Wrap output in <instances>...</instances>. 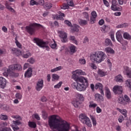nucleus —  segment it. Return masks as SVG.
Segmentation results:
<instances>
[{
	"label": "nucleus",
	"mask_w": 131,
	"mask_h": 131,
	"mask_svg": "<svg viewBox=\"0 0 131 131\" xmlns=\"http://www.w3.org/2000/svg\"><path fill=\"white\" fill-rule=\"evenodd\" d=\"M48 124L50 128L59 129L58 131H69L70 129L69 124L57 115L51 116L49 118ZM72 131H78V129H76Z\"/></svg>",
	"instance_id": "obj_1"
},
{
	"label": "nucleus",
	"mask_w": 131,
	"mask_h": 131,
	"mask_svg": "<svg viewBox=\"0 0 131 131\" xmlns=\"http://www.w3.org/2000/svg\"><path fill=\"white\" fill-rule=\"evenodd\" d=\"M79 75L73 72L72 78H73L76 83H73L72 86L73 89H75L79 92H84L86 90V88L89 86L88 79L83 77H79Z\"/></svg>",
	"instance_id": "obj_2"
},
{
	"label": "nucleus",
	"mask_w": 131,
	"mask_h": 131,
	"mask_svg": "<svg viewBox=\"0 0 131 131\" xmlns=\"http://www.w3.org/2000/svg\"><path fill=\"white\" fill-rule=\"evenodd\" d=\"M91 57L97 63H101V62H102L107 58V55L102 51H97L95 54H92Z\"/></svg>",
	"instance_id": "obj_3"
},
{
	"label": "nucleus",
	"mask_w": 131,
	"mask_h": 131,
	"mask_svg": "<svg viewBox=\"0 0 131 131\" xmlns=\"http://www.w3.org/2000/svg\"><path fill=\"white\" fill-rule=\"evenodd\" d=\"M37 27H41L43 29V26L40 24L36 23L30 24L29 26L26 27L25 29L28 33L30 34V35H32L35 33Z\"/></svg>",
	"instance_id": "obj_4"
},
{
	"label": "nucleus",
	"mask_w": 131,
	"mask_h": 131,
	"mask_svg": "<svg viewBox=\"0 0 131 131\" xmlns=\"http://www.w3.org/2000/svg\"><path fill=\"white\" fill-rule=\"evenodd\" d=\"M34 42L36 43L37 46L40 47V48H46L47 51H50V47L48 46L49 45V41H43L42 39H40L38 38H34Z\"/></svg>",
	"instance_id": "obj_5"
},
{
	"label": "nucleus",
	"mask_w": 131,
	"mask_h": 131,
	"mask_svg": "<svg viewBox=\"0 0 131 131\" xmlns=\"http://www.w3.org/2000/svg\"><path fill=\"white\" fill-rule=\"evenodd\" d=\"M79 119L83 124H86L89 127H92V122L85 114H80Z\"/></svg>",
	"instance_id": "obj_6"
},
{
	"label": "nucleus",
	"mask_w": 131,
	"mask_h": 131,
	"mask_svg": "<svg viewBox=\"0 0 131 131\" xmlns=\"http://www.w3.org/2000/svg\"><path fill=\"white\" fill-rule=\"evenodd\" d=\"M113 91L115 94H117L118 95H121L122 94V86L116 85L114 86Z\"/></svg>",
	"instance_id": "obj_7"
},
{
	"label": "nucleus",
	"mask_w": 131,
	"mask_h": 131,
	"mask_svg": "<svg viewBox=\"0 0 131 131\" xmlns=\"http://www.w3.org/2000/svg\"><path fill=\"white\" fill-rule=\"evenodd\" d=\"M9 68L11 70H17L18 71H20V70H22V66L20 64H15L10 65L9 66Z\"/></svg>",
	"instance_id": "obj_8"
},
{
	"label": "nucleus",
	"mask_w": 131,
	"mask_h": 131,
	"mask_svg": "<svg viewBox=\"0 0 131 131\" xmlns=\"http://www.w3.org/2000/svg\"><path fill=\"white\" fill-rule=\"evenodd\" d=\"M42 88H43V80H38L36 86V91H37V92H39Z\"/></svg>",
	"instance_id": "obj_9"
},
{
	"label": "nucleus",
	"mask_w": 131,
	"mask_h": 131,
	"mask_svg": "<svg viewBox=\"0 0 131 131\" xmlns=\"http://www.w3.org/2000/svg\"><path fill=\"white\" fill-rule=\"evenodd\" d=\"M59 37L61 38L62 42H66L67 41V33L60 31Z\"/></svg>",
	"instance_id": "obj_10"
},
{
	"label": "nucleus",
	"mask_w": 131,
	"mask_h": 131,
	"mask_svg": "<svg viewBox=\"0 0 131 131\" xmlns=\"http://www.w3.org/2000/svg\"><path fill=\"white\" fill-rule=\"evenodd\" d=\"M98 15L97 14V12H96L95 11H93L91 13V16L90 17V22L91 24H95V21H96V18H97V16Z\"/></svg>",
	"instance_id": "obj_11"
},
{
	"label": "nucleus",
	"mask_w": 131,
	"mask_h": 131,
	"mask_svg": "<svg viewBox=\"0 0 131 131\" xmlns=\"http://www.w3.org/2000/svg\"><path fill=\"white\" fill-rule=\"evenodd\" d=\"M7 85V80L3 77H0V88L1 89H5Z\"/></svg>",
	"instance_id": "obj_12"
},
{
	"label": "nucleus",
	"mask_w": 131,
	"mask_h": 131,
	"mask_svg": "<svg viewBox=\"0 0 131 131\" xmlns=\"http://www.w3.org/2000/svg\"><path fill=\"white\" fill-rule=\"evenodd\" d=\"M95 90H98V89H99V91H100V94H101V95H104V90H103V85L102 83H96L95 86Z\"/></svg>",
	"instance_id": "obj_13"
},
{
	"label": "nucleus",
	"mask_w": 131,
	"mask_h": 131,
	"mask_svg": "<svg viewBox=\"0 0 131 131\" xmlns=\"http://www.w3.org/2000/svg\"><path fill=\"white\" fill-rule=\"evenodd\" d=\"M32 76V68H29L25 73V77L30 78Z\"/></svg>",
	"instance_id": "obj_14"
},
{
	"label": "nucleus",
	"mask_w": 131,
	"mask_h": 131,
	"mask_svg": "<svg viewBox=\"0 0 131 131\" xmlns=\"http://www.w3.org/2000/svg\"><path fill=\"white\" fill-rule=\"evenodd\" d=\"M116 36L118 41H119V42H120L121 43V41L123 40V38H122V35H121V33L119 31H118L116 33Z\"/></svg>",
	"instance_id": "obj_15"
},
{
	"label": "nucleus",
	"mask_w": 131,
	"mask_h": 131,
	"mask_svg": "<svg viewBox=\"0 0 131 131\" xmlns=\"http://www.w3.org/2000/svg\"><path fill=\"white\" fill-rule=\"evenodd\" d=\"M105 96L107 99H112V96L111 95L110 90H109V88L107 87L105 88Z\"/></svg>",
	"instance_id": "obj_16"
},
{
	"label": "nucleus",
	"mask_w": 131,
	"mask_h": 131,
	"mask_svg": "<svg viewBox=\"0 0 131 131\" xmlns=\"http://www.w3.org/2000/svg\"><path fill=\"white\" fill-rule=\"evenodd\" d=\"M97 73L100 77H104L107 75V72L103 71V70L99 69Z\"/></svg>",
	"instance_id": "obj_17"
},
{
	"label": "nucleus",
	"mask_w": 131,
	"mask_h": 131,
	"mask_svg": "<svg viewBox=\"0 0 131 131\" xmlns=\"http://www.w3.org/2000/svg\"><path fill=\"white\" fill-rule=\"evenodd\" d=\"M101 31L103 32H108L110 31V26H106V25H104L102 28H101Z\"/></svg>",
	"instance_id": "obj_18"
},
{
	"label": "nucleus",
	"mask_w": 131,
	"mask_h": 131,
	"mask_svg": "<svg viewBox=\"0 0 131 131\" xmlns=\"http://www.w3.org/2000/svg\"><path fill=\"white\" fill-rule=\"evenodd\" d=\"M79 26L77 25H74V26L71 28V31L73 33L75 32H78L79 31Z\"/></svg>",
	"instance_id": "obj_19"
},
{
	"label": "nucleus",
	"mask_w": 131,
	"mask_h": 131,
	"mask_svg": "<svg viewBox=\"0 0 131 131\" xmlns=\"http://www.w3.org/2000/svg\"><path fill=\"white\" fill-rule=\"evenodd\" d=\"M69 49H70L69 53L71 54V55H72V54H74V53H76V47L74 45H71L69 48Z\"/></svg>",
	"instance_id": "obj_20"
},
{
	"label": "nucleus",
	"mask_w": 131,
	"mask_h": 131,
	"mask_svg": "<svg viewBox=\"0 0 131 131\" xmlns=\"http://www.w3.org/2000/svg\"><path fill=\"white\" fill-rule=\"evenodd\" d=\"M115 80L116 81V82H123L122 76H121V75L117 76L115 78Z\"/></svg>",
	"instance_id": "obj_21"
},
{
	"label": "nucleus",
	"mask_w": 131,
	"mask_h": 131,
	"mask_svg": "<svg viewBox=\"0 0 131 131\" xmlns=\"http://www.w3.org/2000/svg\"><path fill=\"white\" fill-rule=\"evenodd\" d=\"M105 51L106 53L108 54H115V51H114V50L110 47L106 48L105 49Z\"/></svg>",
	"instance_id": "obj_22"
},
{
	"label": "nucleus",
	"mask_w": 131,
	"mask_h": 131,
	"mask_svg": "<svg viewBox=\"0 0 131 131\" xmlns=\"http://www.w3.org/2000/svg\"><path fill=\"white\" fill-rule=\"evenodd\" d=\"M5 6H6V9H7L8 11L12 12V13H15V10H14L13 8L11 7V6L9 5L8 3L6 2L5 3Z\"/></svg>",
	"instance_id": "obj_23"
},
{
	"label": "nucleus",
	"mask_w": 131,
	"mask_h": 131,
	"mask_svg": "<svg viewBox=\"0 0 131 131\" xmlns=\"http://www.w3.org/2000/svg\"><path fill=\"white\" fill-rule=\"evenodd\" d=\"M72 104H73V106H74V107H75V108H77L80 104V100L77 99V100L73 101Z\"/></svg>",
	"instance_id": "obj_24"
},
{
	"label": "nucleus",
	"mask_w": 131,
	"mask_h": 131,
	"mask_svg": "<svg viewBox=\"0 0 131 131\" xmlns=\"http://www.w3.org/2000/svg\"><path fill=\"white\" fill-rule=\"evenodd\" d=\"M95 98L96 101H99V100H101V101H103V100H104L103 96L101 95V94H95Z\"/></svg>",
	"instance_id": "obj_25"
},
{
	"label": "nucleus",
	"mask_w": 131,
	"mask_h": 131,
	"mask_svg": "<svg viewBox=\"0 0 131 131\" xmlns=\"http://www.w3.org/2000/svg\"><path fill=\"white\" fill-rule=\"evenodd\" d=\"M9 75L11 76V77H18V76H19V73L12 72V70H10Z\"/></svg>",
	"instance_id": "obj_26"
},
{
	"label": "nucleus",
	"mask_w": 131,
	"mask_h": 131,
	"mask_svg": "<svg viewBox=\"0 0 131 131\" xmlns=\"http://www.w3.org/2000/svg\"><path fill=\"white\" fill-rule=\"evenodd\" d=\"M78 23L81 26H82V25H87L88 24V21L84 19H78Z\"/></svg>",
	"instance_id": "obj_27"
},
{
	"label": "nucleus",
	"mask_w": 131,
	"mask_h": 131,
	"mask_svg": "<svg viewBox=\"0 0 131 131\" xmlns=\"http://www.w3.org/2000/svg\"><path fill=\"white\" fill-rule=\"evenodd\" d=\"M123 37L125 39H127V40H130L131 36L127 32H125L123 34Z\"/></svg>",
	"instance_id": "obj_28"
},
{
	"label": "nucleus",
	"mask_w": 131,
	"mask_h": 131,
	"mask_svg": "<svg viewBox=\"0 0 131 131\" xmlns=\"http://www.w3.org/2000/svg\"><path fill=\"white\" fill-rule=\"evenodd\" d=\"M10 72H11V69L10 67H9V69H7L6 72L3 73V75L6 76V77H8V76L10 75Z\"/></svg>",
	"instance_id": "obj_29"
},
{
	"label": "nucleus",
	"mask_w": 131,
	"mask_h": 131,
	"mask_svg": "<svg viewBox=\"0 0 131 131\" xmlns=\"http://www.w3.org/2000/svg\"><path fill=\"white\" fill-rule=\"evenodd\" d=\"M105 46H110L111 47H112V41H111V40L109 38L105 39Z\"/></svg>",
	"instance_id": "obj_30"
},
{
	"label": "nucleus",
	"mask_w": 131,
	"mask_h": 131,
	"mask_svg": "<svg viewBox=\"0 0 131 131\" xmlns=\"http://www.w3.org/2000/svg\"><path fill=\"white\" fill-rule=\"evenodd\" d=\"M117 110H118V111H119L120 113H122L124 117H126V110H121L119 108H117Z\"/></svg>",
	"instance_id": "obj_31"
},
{
	"label": "nucleus",
	"mask_w": 131,
	"mask_h": 131,
	"mask_svg": "<svg viewBox=\"0 0 131 131\" xmlns=\"http://www.w3.org/2000/svg\"><path fill=\"white\" fill-rule=\"evenodd\" d=\"M73 73L78 75H83V74H84V72H82L81 70H76L75 71L73 72Z\"/></svg>",
	"instance_id": "obj_32"
},
{
	"label": "nucleus",
	"mask_w": 131,
	"mask_h": 131,
	"mask_svg": "<svg viewBox=\"0 0 131 131\" xmlns=\"http://www.w3.org/2000/svg\"><path fill=\"white\" fill-rule=\"evenodd\" d=\"M59 78H60V77L58 75L56 74H53L52 75V81H55V80H58Z\"/></svg>",
	"instance_id": "obj_33"
},
{
	"label": "nucleus",
	"mask_w": 131,
	"mask_h": 131,
	"mask_svg": "<svg viewBox=\"0 0 131 131\" xmlns=\"http://www.w3.org/2000/svg\"><path fill=\"white\" fill-rule=\"evenodd\" d=\"M128 26V24L126 23H124L123 24L119 25L116 27L117 28H125V27H127Z\"/></svg>",
	"instance_id": "obj_34"
},
{
	"label": "nucleus",
	"mask_w": 131,
	"mask_h": 131,
	"mask_svg": "<svg viewBox=\"0 0 131 131\" xmlns=\"http://www.w3.org/2000/svg\"><path fill=\"white\" fill-rule=\"evenodd\" d=\"M45 7H46V9H47V10H49V9H51V8H52V7H53V5L50 3H45V4H44Z\"/></svg>",
	"instance_id": "obj_35"
},
{
	"label": "nucleus",
	"mask_w": 131,
	"mask_h": 131,
	"mask_svg": "<svg viewBox=\"0 0 131 131\" xmlns=\"http://www.w3.org/2000/svg\"><path fill=\"white\" fill-rule=\"evenodd\" d=\"M91 120H92L93 124L95 126L97 125V121H96V118L94 116L90 115Z\"/></svg>",
	"instance_id": "obj_36"
},
{
	"label": "nucleus",
	"mask_w": 131,
	"mask_h": 131,
	"mask_svg": "<svg viewBox=\"0 0 131 131\" xmlns=\"http://www.w3.org/2000/svg\"><path fill=\"white\" fill-rule=\"evenodd\" d=\"M29 126L33 128H35L36 127V123L34 122H29Z\"/></svg>",
	"instance_id": "obj_37"
},
{
	"label": "nucleus",
	"mask_w": 131,
	"mask_h": 131,
	"mask_svg": "<svg viewBox=\"0 0 131 131\" xmlns=\"http://www.w3.org/2000/svg\"><path fill=\"white\" fill-rule=\"evenodd\" d=\"M61 69H62V67L59 66L58 67L52 69L51 70V72H52V73L56 72V71H59V70H61Z\"/></svg>",
	"instance_id": "obj_38"
},
{
	"label": "nucleus",
	"mask_w": 131,
	"mask_h": 131,
	"mask_svg": "<svg viewBox=\"0 0 131 131\" xmlns=\"http://www.w3.org/2000/svg\"><path fill=\"white\" fill-rule=\"evenodd\" d=\"M84 17L88 21H90V16H89V13L86 12H84L82 13Z\"/></svg>",
	"instance_id": "obj_39"
},
{
	"label": "nucleus",
	"mask_w": 131,
	"mask_h": 131,
	"mask_svg": "<svg viewBox=\"0 0 131 131\" xmlns=\"http://www.w3.org/2000/svg\"><path fill=\"white\" fill-rule=\"evenodd\" d=\"M15 43L17 47H18V48H19V49H22V45H21V43H20V42L17 39V37L15 38Z\"/></svg>",
	"instance_id": "obj_40"
},
{
	"label": "nucleus",
	"mask_w": 131,
	"mask_h": 131,
	"mask_svg": "<svg viewBox=\"0 0 131 131\" xmlns=\"http://www.w3.org/2000/svg\"><path fill=\"white\" fill-rule=\"evenodd\" d=\"M63 17H65V14L61 13L60 15H57V20H64Z\"/></svg>",
	"instance_id": "obj_41"
},
{
	"label": "nucleus",
	"mask_w": 131,
	"mask_h": 131,
	"mask_svg": "<svg viewBox=\"0 0 131 131\" xmlns=\"http://www.w3.org/2000/svg\"><path fill=\"white\" fill-rule=\"evenodd\" d=\"M8 125V123L7 122H0V126L1 128H4L5 126H7Z\"/></svg>",
	"instance_id": "obj_42"
},
{
	"label": "nucleus",
	"mask_w": 131,
	"mask_h": 131,
	"mask_svg": "<svg viewBox=\"0 0 131 131\" xmlns=\"http://www.w3.org/2000/svg\"><path fill=\"white\" fill-rule=\"evenodd\" d=\"M0 119L2 120H7V119H8V116H7L6 115H1Z\"/></svg>",
	"instance_id": "obj_43"
},
{
	"label": "nucleus",
	"mask_w": 131,
	"mask_h": 131,
	"mask_svg": "<svg viewBox=\"0 0 131 131\" xmlns=\"http://www.w3.org/2000/svg\"><path fill=\"white\" fill-rule=\"evenodd\" d=\"M70 40H71L74 43H77V40L75 39V37L73 36H70Z\"/></svg>",
	"instance_id": "obj_44"
},
{
	"label": "nucleus",
	"mask_w": 131,
	"mask_h": 131,
	"mask_svg": "<svg viewBox=\"0 0 131 131\" xmlns=\"http://www.w3.org/2000/svg\"><path fill=\"white\" fill-rule=\"evenodd\" d=\"M67 5L70 7H73L74 4H73V1L72 0H67Z\"/></svg>",
	"instance_id": "obj_45"
},
{
	"label": "nucleus",
	"mask_w": 131,
	"mask_h": 131,
	"mask_svg": "<svg viewBox=\"0 0 131 131\" xmlns=\"http://www.w3.org/2000/svg\"><path fill=\"white\" fill-rule=\"evenodd\" d=\"M0 131H12V129L10 127H4V128H0Z\"/></svg>",
	"instance_id": "obj_46"
},
{
	"label": "nucleus",
	"mask_w": 131,
	"mask_h": 131,
	"mask_svg": "<svg viewBox=\"0 0 131 131\" xmlns=\"http://www.w3.org/2000/svg\"><path fill=\"white\" fill-rule=\"evenodd\" d=\"M42 117L43 119H47L48 118V113L45 111L42 112Z\"/></svg>",
	"instance_id": "obj_47"
},
{
	"label": "nucleus",
	"mask_w": 131,
	"mask_h": 131,
	"mask_svg": "<svg viewBox=\"0 0 131 131\" xmlns=\"http://www.w3.org/2000/svg\"><path fill=\"white\" fill-rule=\"evenodd\" d=\"M124 100L128 103H129L130 102V99H129V97H128V96H127V95H125L124 96Z\"/></svg>",
	"instance_id": "obj_48"
},
{
	"label": "nucleus",
	"mask_w": 131,
	"mask_h": 131,
	"mask_svg": "<svg viewBox=\"0 0 131 131\" xmlns=\"http://www.w3.org/2000/svg\"><path fill=\"white\" fill-rule=\"evenodd\" d=\"M64 24L69 26V27H72V24H71V23L68 20H64Z\"/></svg>",
	"instance_id": "obj_49"
},
{
	"label": "nucleus",
	"mask_w": 131,
	"mask_h": 131,
	"mask_svg": "<svg viewBox=\"0 0 131 131\" xmlns=\"http://www.w3.org/2000/svg\"><path fill=\"white\" fill-rule=\"evenodd\" d=\"M30 4L32 6H34V5H36V6H38V3L36 2V1H35L34 0H31Z\"/></svg>",
	"instance_id": "obj_50"
},
{
	"label": "nucleus",
	"mask_w": 131,
	"mask_h": 131,
	"mask_svg": "<svg viewBox=\"0 0 131 131\" xmlns=\"http://www.w3.org/2000/svg\"><path fill=\"white\" fill-rule=\"evenodd\" d=\"M61 9H63V10L68 9H69V6H68V4L64 3L62 5Z\"/></svg>",
	"instance_id": "obj_51"
},
{
	"label": "nucleus",
	"mask_w": 131,
	"mask_h": 131,
	"mask_svg": "<svg viewBox=\"0 0 131 131\" xmlns=\"http://www.w3.org/2000/svg\"><path fill=\"white\" fill-rule=\"evenodd\" d=\"M63 83V82L60 81L57 84L54 85L55 89H60L61 88V85H62V84Z\"/></svg>",
	"instance_id": "obj_52"
},
{
	"label": "nucleus",
	"mask_w": 131,
	"mask_h": 131,
	"mask_svg": "<svg viewBox=\"0 0 131 131\" xmlns=\"http://www.w3.org/2000/svg\"><path fill=\"white\" fill-rule=\"evenodd\" d=\"M3 110L5 111H10V106L4 104Z\"/></svg>",
	"instance_id": "obj_53"
},
{
	"label": "nucleus",
	"mask_w": 131,
	"mask_h": 131,
	"mask_svg": "<svg viewBox=\"0 0 131 131\" xmlns=\"http://www.w3.org/2000/svg\"><path fill=\"white\" fill-rule=\"evenodd\" d=\"M31 56L30 52H27V53L23 55L24 58H29Z\"/></svg>",
	"instance_id": "obj_54"
},
{
	"label": "nucleus",
	"mask_w": 131,
	"mask_h": 131,
	"mask_svg": "<svg viewBox=\"0 0 131 131\" xmlns=\"http://www.w3.org/2000/svg\"><path fill=\"white\" fill-rule=\"evenodd\" d=\"M79 62L80 64H81V65H84V64H85L86 61H85V59L80 58L79 60Z\"/></svg>",
	"instance_id": "obj_55"
},
{
	"label": "nucleus",
	"mask_w": 131,
	"mask_h": 131,
	"mask_svg": "<svg viewBox=\"0 0 131 131\" xmlns=\"http://www.w3.org/2000/svg\"><path fill=\"white\" fill-rule=\"evenodd\" d=\"M15 97L16 99H18L19 100H21L22 99V95L20 93H16L15 94Z\"/></svg>",
	"instance_id": "obj_56"
},
{
	"label": "nucleus",
	"mask_w": 131,
	"mask_h": 131,
	"mask_svg": "<svg viewBox=\"0 0 131 131\" xmlns=\"http://www.w3.org/2000/svg\"><path fill=\"white\" fill-rule=\"evenodd\" d=\"M28 62L30 63V64H33L34 63V59L32 57L30 58L29 59H28Z\"/></svg>",
	"instance_id": "obj_57"
},
{
	"label": "nucleus",
	"mask_w": 131,
	"mask_h": 131,
	"mask_svg": "<svg viewBox=\"0 0 131 131\" xmlns=\"http://www.w3.org/2000/svg\"><path fill=\"white\" fill-rule=\"evenodd\" d=\"M13 123L15 125H20V124H22V122L19 120L13 121Z\"/></svg>",
	"instance_id": "obj_58"
},
{
	"label": "nucleus",
	"mask_w": 131,
	"mask_h": 131,
	"mask_svg": "<svg viewBox=\"0 0 131 131\" xmlns=\"http://www.w3.org/2000/svg\"><path fill=\"white\" fill-rule=\"evenodd\" d=\"M98 105L96 103L92 104L90 103V104L89 105V108H96Z\"/></svg>",
	"instance_id": "obj_59"
},
{
	"label": "nucleus",
	"mask_w": 131,
	"mask_h": 131,
	"mask_svg": "<svg viewBox=\"0 0 131 131\" xmlns=\"http://www.w3.org/2000/svg\"><path fill=\"white\" fill-rule=\"evenodd\" d=\"M50 46L51 47V49H56L57 47V43L54 42V43H50Z\"/></svg>",
	"instance_id": "obj_60"
},
{
	"label": "nucleus",
	"mask_w": 131,
	"mask_h": 131,
	"mask_svg": "<svg viewBox=\"0 0 131 131\" xmlns=\"http://www.w3.org/2000/svg\"><path fill=\"white\" fill-rule=\"evenodd\" d=\"M111 9L113 11H116L117 10V5H112Z\"/></svg>",
	"instance_id": "obj_61"
},
{
	"label": "nucleus",
	"mask_w": 131,
	"mask_h": 131,
	"mask_svg": "<svg viewBox=\"0 0 131 131\" xmlns=\"http://www.w3.org/2000/svg\"><path fill=\"white\" fill-rule=\"evenodd\" d=\"M77 97L79 98V99H78V100H79V101H80V100H83V95L80 94H78Z\"/></svg>",
	"instance_id": "obj_62"
},
{
	"label": "nucleus",
	"mask_w": 131,
	"mask_h": 131,
	"mask_svg": "<svg viewBox=\"0 0 131 131\" xmlns=\"http://www.w3.org/2000/svg\"><path fill=\"white\" fill-rule=\"evenodd\" d=\"M41 102L45 103L46 102H47V97H46L45 96H42L41 98Z\"/></svg>",
	"instance_id": "obj_63"
},
{
	"label": "nucleus",
	"mask_w": 131,
	"mask_h": 131,
	"mask_svg": "<svg viewBox=\"0 0 131 131\" xmlns=\"http://www.w3.org/2000/svg\"><path fill=\"white\" fill-rule=\"evenodd\" d=\"M116 130L117 131H122V130H121V127L119 125L116 126Z\"/></svg>",
	"instance_id": "obj_64"
}]
</instances>
